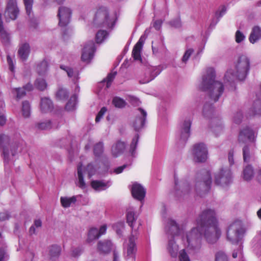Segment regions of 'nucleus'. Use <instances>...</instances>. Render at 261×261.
<instances>
[{"instance_id": "obj_1", "label": "nucleus", "mask_w": 261, "mask_h": 261, "mask_svg": "<svg viewBox=\"0 0 261 261\" xmlns=\"http://www.w3.org/2000/svg\"><path fill=\"white\" fill-rule=\"evenodd\" d=\"M197 227L193 228L187 235L188 246L193 249H199L201 245V237H204L208 243L216 242L221 235L218 228L216 213L214 210H204L197 220Z\"/></svg>"}, {"instance_id": "obj_2", "label": "nucleus", "mask_w": 261, "mask_h": 261, "mask_svg": "<svg viewBox=\"0 0 261 261\" xmlns=\"http://www.w3.org/2000/svg\"><path fill=\"white\" fill-rule=\"evenodd\" d=\"M216 73L214 68L208 67L206 73L202 76L199 89L202 91L208 92L210 98H219L224 92L223 84L215 81Z\"/></svg>"}, {"instance_id": "obj_3", "label": "nucleus", "mask_w": 261, "mask_h": 261, "mask_svg": "<svg viewBox=\"0 0 261 261\" xmlns=\"http://www.w3.org/2000/svg\"><path fill=\"white\" fill-rule=\"evenodd\" d=\"M115 19L110 18L106 7L100 6L96 9L93 19V24L95 27L113 29L115 25Z\"/></svg>"}, {"instance_id": "obj_4", "label": "nucleus", "mask_w": 261, "mask_h": 261, "mask_svg": "<svg viewBox=\"0 0 261 261\" xmlns=\"http://www.w3.org/2000/svg\"><path fill=\"white\" fill-rule=\"evenodd\" d=\"M234 76L240 81L245 80L250 68L249 58L246 55H240L234 62Z\"/></svg>"}, {"instance_id": "obj_5", "label": "nucleus", "mask_w": 261, "mask_h": 261, "mask_svg": "<svg viewBox=\"0 0 261 261\" xmlns=\"http://www.w3.org/2000/svg\"><path fill=\"white\" fill-rule=\"evenodd\" d=\"M197 181L195 184V190L200 196H202L201 191L207 192L211 189L212 177L209 171L203 170L197 175Z\"/></svg>"}, {"instance_id": "obj_6", "label": "nucleus", "mask_w": 261, "mask_h": 261, "mask_svg": "<svg viewBox=\"0 0 261 261\" xmlns=\"http://www.w3.org/2000/svg\"><path fill=\"white\" fill-rule=\"evenodd\" d=\"M241 221L237 220L231 223L227 231V239L232 243H238L244 233Z\"/></svg>"}, {"instance_id": "obj_7", "label": "nucleus", "mask_w": 261, "mask_h": 261, "mask_svg": "<svg viewBox=\"0 0 261 261\" xmlns=\"http://www.w3.org/2000/svg\"><path fill=\"white\" fill-rule=\"evenodd\" d=\"M207 148L203 143H198L194 145L193 154L196 162H205L207 158Z\"/></svg>"}, {"instance_id": "obj_8", "label": "nucleus", "mask_w": 261, "mask_h": 261, "mask_svg": "<svg viewBox=\"0 0 261 261\" xmlns=\"http://www.w3.org/2000/svg\"><path fill=\"white\" fill-rule=\"evenodd\" d=\"M71 14L70 8L63 6L59 7L57 16L59 19L58 24L60 27H66L69 23Z\"/></svg>"}, {"instance_id": "obj_9", "label": "nucleus", "mask_w": 261, "mask_h": 261, "mask_svg": "<svg viewBox=\"0 0 261 261\" xmlns=\"http://www.w3.org/2000/svg\"><path fill=\"white\" fill-rule=\"evenodd\" d=\"M96 50L95 43L93 41L88 42L85 45L81 56L83 62L90 63Z\"/></svg>"}, {"instance_id": "obj_10", "label": "nucleus", "mask_w": 261, "mask_h": 261, "mask_svg": "<svg viewBox=\"0 0 261 261\" xmlns=\"http://www.w3.org/2000/svg\"><path fill=\"white\" fill-rule=\"evenodd\" d=\"M231 179V173L228 169H222L215 175V182L217 185H227Z\"/></svg>"}, {"instance_id": "obj_11", "label": "nucleus", "mask_w": 261, "mask_h": 261, "mask_svg": "<svg viewBox=\"0 0 261 261\" xmlns=\"http://www.w3.org/2000/svg\"><path fill=\"white\" fill-rule=\"evenodd\" d=\"M138 111L140 114L136 117L133 122V126L136 131H139L144 127L147 117V112L143 109L139 108Z\"/></svg>"}, {"instance_id": "obj_12", "label": "nucleus", "mask_w": 261, "mask_h": 261, "mask_svg": "<svg viewBox=\"0 0 261 261\" xmlns=\"http://www.w3.org/2000/svg\"><path fill=\"white\" fill-rule=\"evenodd\" d=\"M19 11L17 7L16 0H9L5 14L11 20L16 19Z\"/></svg>"}, {"instance_id": "obj_13", "label": "nucleus", "mask_w": 261, "mask_h": 261, "mask_svg": "<svg viewBox=\"0 0 261 261\" xmlns=\"http://www.w3.org/2000/svg\"><path fill=\"white\" fill-rule=\"evenodd\" d=\"M131 192L133 197L140 201L142 200L145 196V189L139 184H134L132 186Z\"/></svg>"}, {"instance_id": "obj_14", "label": "nucleus", "mask_w": 261, "mask_h": 261, "mask_svg": "<svg viewBox=\"0 0 261 261\" xmlns=\"http://www.w3.org/2000/svg\"><path fill=\"white\" fill-rule=\"evenodd\" d=\"M113 247V245L110 240L100 241L97 244V251L100 254H107L111 251Z\"/></svg>"}, {"instance_id": "obj_15", "label": "nucleus", "mask_w": 261, "mask_h": 261, "mask_svg": "<svg viewBox=\"0 0 261 261\" xmlns=\"http://www.w3.org/2000/svg\"><path fill=\"white\" fill-rule=\"evenodd\" d=\"M253 136V130L248 127H246L240 132L238 137L239 142L245 143L248 141H251Z\"/></svg>"}, {"instance_id": "obj_16", "label": "nucleus", "mask_w": 261, "mask_h": 261, "mask_svg": "<svg viewBox=\"0 0 261 261\" xmlns=\"http://www.w3.org/2000/svg\"><path fill=\"white\" fill-rule=\"evenodd\" d=\"M167 233L172 237L178 236L180 233V229L176 222L172 219H169L166 226Z\"/></svg>"}, {"instance_id": "obj_17", "label": "nucleus", "mask_w": 261, "mask_h": 261, "mask_svg": "<svg viewBox=\"0 0 261 261\" xmlns=\"http://www.w3.org/2000/svg\"><path fill=\"white\" fill-rule=\"evenodd\" d=\"M144 41L141 37L137 43L135 45L132 50V57L135 60L142 61L141 52L143 47Z\"/></svg>"}, {"instance_id": "obj_18", "label": "nucleus", "mask_w": 261, "mask_h": 261, "mask_svg": "<svg viewBox=\"0 0 261 261\" xmlns=\"http://www.w3.org/2000/svg\"><path fill=\"white\" fill-rule=\"evenodd\" d=\"M136 251V244L133 239L130 237L129 239V244L127 250V256L126 259L129 261H135Z\"/></svg>"}, {"instance_id": "obj_19", "label": "nucleus", "mask_w": 261, "mask_h": 261, "mask_svg": "<svg viewBox=\"0 0 261 261\" xmlns=\"http://www.w3.org/2000/svg\"><path fill=\"white\" fill-rule=\"evenodd\" d=\"M125 149L124 142L118 141L112 147V153L114 157H118L123 153Z\"/></svg>"}, {"instance_id": "obj_20", "label": "nucleus", "mask_w": 261, "mask_h": 261, "mask_svg": "<svg viewBox=\"0 0 261 261\" xmlns=\"http://www.w3.org/2000/svg\"><path fill=\"white\" fill-rule=\"evenodd\" d=\"M30 47L28 43H25L22 44L18 50V54L20 59L23 60H26L30 54Z\"/></svg>"}, {"instance_id": "obj_21", "label": "nucleus", "mask_w": 261, "mask_h": 261, "mask_svg": "<svg viewBox=\"0 0 261 261\" xmlns=\"http://www.w3.org/2000/svg\"><path fill=\"white\" fill-rule=\"evenodd\" d=\"M174 181H175V188L176 191V194H179L178 193V191L181 189V193L183 195H188L190 193V187L189 184L187 182H183L181 184V186H180V189H178V181L176 179V177L174 176Z\"/></svg>"}, {"instance_id": "obj_22", "label": "nucleus", "mask_w": 261, "mask_h": 261, "mask_svg": "<svg viewBox=\"0 0 261 261\" xmlns=\"http://www.w3.org/2000/svg\"><path fill=\"white\" fill-rule=\"evenodd\" d=\"M53 109V104L51 99H41L40 109L42 113H47Z\"/></svg>"}, {"instance_id": "obj_23", "label": "nucleus", "mask_w": 261, "mask_h": 261, "mask_svg": "<svg viewBox=\"0 0 261 261\" xmlns=\"http://www.w3.org/2000/svg\"><path fill=\"white\" fill-rule=\"evenodd\" d=\"M260 38L261 29L258 26L253 27L249 38L250 42L254 43Z\"/></svg>"}, {"instance_id": "obj_24", "label": "nucleus", "mask_w": 261, "mask_h": 261, "mask_svg": "<svg viewBox=\"0 0 261 261\" xmlns=\"http://www.w3.org/2000/svg\"><path fill=\"white\" fill-rule=\"evenodd\" d=\"M9 141V137L3 134H0V146L3 148V153L5 160L8 158V150L5 148V144Z\"/></svg>"}, {"instance_id": "obj_25", "label": "nucleus", "mask_w": 261, "mask_h": 261, "mask_svg": "<svg viewBox=\"0 0 261 261\" xmlns=\"http://www.w3.org/2000/svg\"><path fill=\"white\" fill-rule=\"evenodd\" d=\"M254 176V170L250 165L246 166L243 171V177L245 180L249 181L252 179Z\"/></svg>"}, {"instance_id": "obj_26", "label": "nucleus", "mask_w": 261, "mask_h": 261, "mask_svg": "<svg viewBox=\"0 0 261 261\" xmlns=\"http://www.w3.org/2000/svg\"><path fill=\"white\" fill-rule=\"evenodd\" d=\"M61 248L59 246L54 245L50 247L49 251L50 258L52 260H55L58 258L60 255Z\"/></svg>"}, {"instance_id": "obj_27", "label": "nucleus", "mask_w": 261, "mask_h": 261, "mask_svg": "<svg viewBox=\"0 0 261 261\" xmlns=\"http://www.w3.org/2000/svg\"><path fill=\"white\" fill-rule=\"evenodd\" d=\"M167 249L172 257H176L178 250V246L174 240H169Z\"/></svg>"}, {"instance_id": "obj_28", "label": "nucleus", "mask_w": 261, "mask_h": 261, "mask_svg": "<svg viewBox=\"0 0 261 261\" xmlns=\"http://www.w3.org/2000/svg\"><path fill=\"white\" fill-rule=\"evenodd\" d=\"M91 186L95 191H102L107 189V183L101 180H94L91 181Z\"/></svg>"}, {"instance_id": "obj_29", "label": "nucleus", "mask_w": 261, "mask_h": 261, "mask_svg": "<svg viewBox=\"0 0 261 261\" xmlns=\"http://www.w3.org/2000/svg\"><path fill=\"white\" fill-rule=\"evenodd\" d=\"M126 217L127 223L132 228H133L134 224L137 219V216L135 215L132 209H128L127 211Z\"/></svg>"}, {"instance_id": "obj_30", "label": "nucleus", "mask_w": 261, "mask_h": 261, "mask_svg": "<svg viewBox=\"0 0 261 261\" xmlns=\"http://www.w3.org/2000/svg\"><path fill=\"white\" fill-rule=\"evenodd\" d=\"M76 201V198L74 196L71 197H61L60 198L61 204L65 208L70 207L71 203H75Z\"/></svg>"}, {"instance_id": "obj_31", "label": "nucleus", "mask_w": 261, "mask_h": 261, "mask_svg": "<svg viewBox=\"0 0 261 261\" xmlns=\"http://www.w3.org/2000/svg\"><path fill=\"white\" fill-rule=\"evenodd\" d=\"M191 121L190 120H185L182 128L181 137L187 139L189 137Z\"/></svg>"}, {"instance_id": "obj_32", "label": "nucleus", "mask_w": 261, "mask_h": 261, "mask_svg": "<svg viewBox=\"0 0 261 261\" xmlns=\"http://www.w3.org/2000/svg\"><path fill=\"white\" fill-rule=\"evenodd\" d=\"M77 176L79 179L78 186L81 189H84L86 187V184L84 180V177L82 173V165H79L77 166Z\"/></svg>"}, {"instance_id": "obj_33", "label": "nucleus", "mask_w": 261, "mask_h": 261, "mask_svg": "<svg viewBox=\"0 0 261 261\" xmlns=\"http://www.w3.org/2000/svg\"><path fill=\"white\" fill-rule=\"evenodd\" d=\"M99 238L98 229L96 228H91L90 229L88 234L87 241L90 243L92 241L97 239Z\"/></svg>"}, {"instance_id": "obj_34", "label": "nucleus", "mask_w": 261, "mask_h": 261, "mask_svg": "<svg viewBox=\"0 0 261 261\" xmlns=\"http://www.w3.org/2000/svg\"><path fill=\"white\" fill-rule=\"evenodd\" d=\"M22 115L24 118H28L31 115L30 105L28 101L25 100L22 102Z\"/></svg>"}, {"instance_id": "obj_35", "label": "nucleus", "mask_w": 261, "mask_h": 261, "mask_svg": "<svg viewBox=\"0 0 261 261\" xmlns=\"http://www.w3.org/2000/svg\"><path fill=\"white\" fill-rule=\"evenodd\" d=\"M48 63L45 60L42 61L37 67V71L39 75L43 74L47 70Z\"/></svg>"}, {"instance_id": "obj_36", "label": "nucleus", "mask_w": 261, "mask_h": 261, "mask_svg": "<svg viewBox=\"0 0 261 261\" xmlns=\"http://www.w3.org/2000/svg\"><path fill=\"white\" fill-rule=\"evenodd\" d=\"M47 86V84L44 79H37L35 82V87L40 91H43L46 89Z\"/></svg>"}, {"instance_id": "obj_37", "label": "nucleus", "mask_w": 261, "mask_h": 261, "mask_svg": "<svg viewBox=\"0 0 261 261\" xmlns=\"http://www.w3.org/2000/svg\"><path fill=\"white\" fill-rule=\"evenodd\" d=\"M108 33L106 31L99 30L96 34L95 39L97 43H101L107 37Z\"/></svg>"}, {"instance_id": "obj_38", "label": "nucleus", "mask_w": 261, "mask_h": 261, "mask_svg": "<svg viewBox=\"0 0 261 261\" xmlns=\"http://www.w3.org/2000/svg\"><path fill=\"white\" fill-rule=\"evenodd\" d=\"M103 151V145L102 142L96 143L94 146V154L96 156L101 155Z\"/></svg>"}, {"instance_id": "obj_39", "label": "nucleus", "mask_w": 261, "mask_h": 261, "mask_svg": "<svg viewBox=\"0 0 261 261\" xmlns=\"http://www.w3.org/2000/svg\"><path fill=\"white\" fill-rule=\"evenodd\" d=\"M117 72L116 71L110 73L108 74L107 76L106 79H103L102 81V83H107V88H108L111 85L112 82L114 80Z\"/></svg>"}, {"instance_id": "obj_40", "label": "nucleus", "mask_w": 261, "mask_h": 261, "mask_svg": "<svg viewBox=\"0 0 261 261\" xmlns=\"http://www.w3.org/2000/svg\"><path fill=\"white\" fill-rule=\"evenodd\" d=\"M243 157L245 162H249L250 160L251 155L250 149L247 145L244 146L243 148Z\"/></svg>"}, {"instance_id": "obj_41", "label": "nucleus", "mask_w": 261, "mask_h": 261, "mask_svg": "<svg viewBox=\"0 0 261 261\" xmlns=\"http://www.w3.org/2000/svg\"><path fill=\"white\" fill-rule=\"evenodd\" d=\"M213 112L214 108L211 105L208 103L204 105L203 109V114L204 117H208L209 115L212 114Z\"/></svg>"}, {"instance_id": "obj_42", "label": "nucleus", "mask_w": 261, "mask_h": 261, "mask_svg": "<svg viewBox=\"0 0 261 261\" xmlns=\"http://www.w3.org/2000/svg\"><path fill=\"white\" fill-rule=\"evenodd\" d=\"M112 104L116 108H123L126 105V102L123 99H113Z\"/></svg>"}, {"instance_id": "obj_43", "label": "nucleus", "mask_w": 261, "mask_h": 261, "mask_svg": "<svg viewBox=\"0 0 261 261\" xmlns=\"http://www.w3.org/2000/svg\"><path fill=\"white\" fill-rule=\"evenodd\" d=\"M252 111H253V115H260L261 114V100L260 99H257L253 107Z\"/></svg>"}, {"instance_id": "obj_44", "label": "nucleus", "mask_w": 261, "mask_h": 261, "mask_svg": "<svg viewBox=\"0 0 261 261\" xmlns=\"http://www.w3.org/2000/svg\"><path fill=\"white\" fill-rule=\"evenodd\" d=\"M139 140V135L137 134L135 137L133 139L132 141L131 142L130 145V151L131 152L132 154L133 155L135 153V150L137 148V145L138 144Z\"/></svg>"}, {"instance_id": "obj_45", "label": "nucleus", "mask_w": 261, "mask_h": 261, "mask_svg": "<svg viewBox=\"0 0 261 261\" xmlns=\"http://www.w3.org/2000/svg\"><path fill=\"white\" fill-rule=\"evenodd\" d=\"M215 261H228V259L223 252L218 251L215 254Z\"/></svg>"}, {"instance_id": "obj_46", "label": "nucleus", "mask_w": 261, "mask_h": 261, "mask_svg": "<svg viewBox=\"0 0 261 261\" xmlns=\"http://www.w3.org/2000/svg\"><path fill=\"white\" fill-rule=\"evenodd\" d=\"M57 98H68V92L67 90L63 88H60L56 94Z\"/></svg>"}, {"instance_id": "obj_47", "label": "nucleus", "mask_w": 261, "mask_h": 261, "mask_svg": "<svg viewBox=\"0 0 261 261\" xmlns=\"http://www.w3.org/2000/svg\"><path fill=\"white\" fill-rule=\"evenodd\" d=\"M27 14L30 16L33 4V0H23Z\"/></svg>"}, {"instance_id": "obj_48", "label": "nucleus", "mask_w": 261, "mask_h": 261, "mask_svg": "<svg viewBox=\"0 0 261 261\" xmlns=\"http://www.w3.org/2000/svg\"><path fill=\"white\" fill-rule=\"evenodd\" d=\"M42 226V222L40 219H37L34 221V225L32 226L29 229V233L30 234H33L35 233V226L36 228L40 227Z\"/></svg>"}, {"instance_id": "obj_49", "label": "nucleus", "mask_w": 261, "mask_h": 261, "mask_svg": "<svg viewBox=\"0 0 261 261\" xmlns=\"http://www.w3.org/2000/svg\"><path fill=\"white\" fill-rule=\"evenodd\" d=\"M38 128L45 130L51 128V122L50 121H48L45 122L39 123L37 124Z\"/></svg>"}, {"instance_id": "obj_50", "label": "nucleus", "mask_w": 261, "mask_h": 261, "mask_svg": "<svg viewBox=\"0 0 261 261\" xmlns=\"http://www.w3.org/2000/svg\"><path fill=\"white\" fill-rule=\"evenodd\" d=\"M76 99H70L68 102L66 103L65 106V109L67 111H72L74 110L75 105V100Z\"/></svg>"}, {"instance_id": "obj_51", "label": "nucleus", "mask_w": 261, "mask_h": 261, "mask_svg": "<svg viewBox=\"0 0 261 261\" xmlns=\"http://www.w3.org/2000/svg\"><path fill=\"white\" fill-rule=\"evenodd\" d=\"M179 259L180 261H190L185 249H182L179 252Z\"/></svg>"}, {"instance_id": "obj_52", "label": "nucleus", "mask_w": 261, "mask_h": 261, "mask_svg": "<svg viewBox=\"0 0 261 261\" xmlns=\"http://www.w3.org/2000/svg\"><path fill=\"white\" fill-rule=\"evenodd\" d=\"M107 111V109L103 107H102L98 113L97 115L96 116L95 118V122H98L100 121V119L103 117L104 114L106 113V112Z\"/></svg>"}, {"instance_id": "obj_53", "label": "nucleus", "mask_w": 261, "mask_h": 261, "mask_svg": "<svg viewBox=\"0 0 261 261\" xmlns=\"http://www.w3.org/2000/svg\"><path fill=\"white\" fill-rule=\"evenodd\" d=\"M14 91L17 94L16 98L24 97L26 94V91L22 88H16Z\"/></svg>"}, {"instance_id": "obj_54", "label": "nucleus", "mask_w": 261, "mask_h": 261, "mask_svg": "<svg viewBox=\"0 0 261 261\" xmlns=\"http://www.w3.org/2000/svg\"><path fill=\"white\" fill-rule=\"evenodd\" d=\"M236 41L237 43H240L245 38V36L240 31L238 30L236 33Z\"/></svg>"}, {"instance_id": "obj_55", "label": "nucleus", "mask_w": 261, "mask_h": 261, "mask_svg": "<svg viewBox=\"0 0 261 261\" xmlns=\"http://www.w3.org/2000/svg\"><path fill=\"white\" fill-rule=\"evenodd\" d=\"M194 50L193 49H189L185 52L182 57V60L184 62H186L189 59L191 54L193 53Z\"/></svg>"}, {"instance_id": "obj_56", "label": "nucleus", "mask_w": 261, "mask_h": 261, "mask_svg": "<svg viewBox=\"0 0 261 261\" xmlns=\"http://www.w3.org/2000/svg\"><path fill=\"white\" fill-rule=\"evenodd\" d=\"M61 68L65 70L67 73V75L69 77H71L73 75V69L68 67H65L64 66H61Z\"/></svg>"}, {"instance_id": "obj_57", "label": "nucleus", "mask_w": 261, "mask_h": 261, "mask_svg": "<svg viewBox=\"0 0 261 261\" xmlns=\"http://www.w3.org/2000/svg\"><path fill=\"white\" fill-rule=\"evenodd\" d=\"M242 118V114L241 112L237 113L234 117V122L237 124H239L241 122Z\"/></svg>"}, {"instance_id": "obj_58", "label": "nucleus", "mask_w": 261, "mask_h": 261, "mask_svg": "<svg viewBox=\"0 0 261 261\" xmlns=\"http://www.w3.org/2000/svg\"><path fill=\"white\" fill-rule=\"evenodd\" d=\"M163 23V21L161 19L155 20L153 23V27L156 30H160Z\"/></svg>"}, {"instance_id": "obj_59", "label": "nucleus", "mask_w": 261, "mask_h": 261, "mask_svg": "<svg viewBox=\"0 0 261 261\" xmlns=\"http://www.w3.org/2000/svg\"><path fill=\"white\" fill-rule=\"evenodd\" d=\"M10 218V215L8 212H2L0 213V221H4L9 219Z\"/></svg>"}, {"instance_id": "obj_60", "label": "nucleus", "mask_w": 261, "mask_h": 261, "mask_svg": "<svg viewBox=\"0 0 261 261\" xmlns=\"http://www.w3.org/2000/svg\"><path fill=\"white\" fill-rule=\"evenodd\" d=\"M226 11V8L225 6H223L221 8V9L216 12V15L218 17H221L225 14Z\"/></svg>"}, {"instance_id": "obj_61", "label": "nucleus", "mask_w": 261, "mask_h": 261, "mask_svg": "<svg viewBox=\"0 0 261 261\" xmlns=\"http://www.w3.org/2000/svg\"><path fill=\"white\" fill-rule=\"evenodd\" d=\"M0 34L1 38L6 41L9 40V34L4 30V28L2 30H0Z\"/></svg>"}, {"instance_id": "obj_62", "label": "nucleus", "mask_w": 261, "mask_h": 261, "mask_svg": "<svg viewBox=\"0 0 261 261\" xmlns=\"http://www.w3.org/2000/svg\"><path fill=\"white\" fill-rule=\"evenodd\" d=\"M82 249L80 248H75L72 250L71 252V255L73 257H77L79 256L82 253Z\"/></svg>"}, {"instance_id": "obj_63", "label": "nucleus", "mask_w": 261, "mask_h": 261, "mask_svg": "<svg viewBox=\"0 0 261 261\" xmlns=\"http://www.w3.org/2000/svg\"><path fill=\"white\" fill-rule=\"evenodd\" d=\"M126 166H127L126 165H123V166H119V167L116 168V169H115L114 172L116 174H120L121 172H122V171L126 167Z\"/></svg>"}, {"instance_id": "obj_64", "label": "nucleus", "mask_w": 261, "mask_h": 261, "mask_svg": "<svg viewBox=\"0 0 261 261\" xmlns=\"http://www.w3.org/2000/svg\"><path fill=\"white\" fill-rule=\"evenodd\" d=\"M106 230H107V225H103L101 226L100 227L99 229V230L98 229V232L99 237L101 235L105 234L106 232Z\"/></svg>"}]
</instances>
